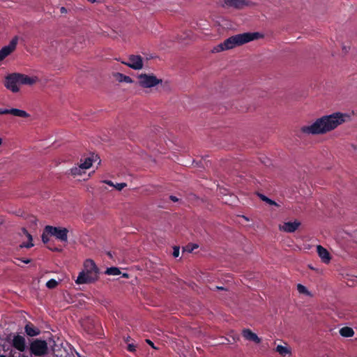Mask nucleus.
<instances>
[{
    "instance_id": "f257e3e1",
    "label": "nucleus",
    "mask_w": 357,
    "mask_h": 357,
    "mask_svg": "<svg viewBox=\"0 0 357 357\" xmlns=\"http://www.w3.org/2000/svg\"><path fill=\"white\" fill-rule=\"evenodd\" d=\"M349 119L350 116L346 113L335 112L317 119L312 124L302 126L301 130L308 135H323L333 130Z\"/></svg>"
},
{
    "instance_id": "f03ea898",
    "label": "nucleus",
    "mask_w": 357,
    "mask_h": 357,
    "mask_svg": "<svg viewBox=\"0 0 357 357\" xmlns=\"http://www.w3.org/2000/svg\"><path fill=\"white\" fill-rule=\"evenodd\" d=\"M257 33H243L232 36L226 39L223 43L213 47V53H219L223 51L231 50L257 38Z\"/></svg>"
},
{
    "instance_id": "7ed1b4c3",
    "label": "nucleus",
    "mask_w": 357,
    "mask_h": 357,
    "mask_svg": "<svg viewBox=\"0 0 357 357\" xmlns=\"http://www.w3.org/2000/svg\"><path fill=\"white\" fill-rule=\"evenodd\" d=\"M98 278V268L95 262L90 259L84 263V268L79 273L75 282L78 284H87L97 280Z\"/></svg>"
},
{
    "instance_id": "20e7f679",
    "label": "nucleus",
    "mask_w": 357,
    "mask_h": 357,
    "mask_svg": "<svg viewBox=\"0 0 357 357\" xmlns=\"http://www.w3.org/2000/svg\"><path fill=\"white\" fill-rule=\"evenodd\" d=\"M98 159V156L94 155L82 158L78 164L70 169V174L75 178L85 174L86 170L89 169Z\"/></svg>"
},
{
    "instance_id": "39448f33",
    "label": "nucleus",
    "mask_w": 357,
    "mask_h": 357,
    "mask_svg": "<svg viewBox=\"0 0 357 357\" xmlns=\"http://www.w3.org/2000/svg\"><path fill=\"white\" fill-rule=\"evenodd\" d=\"M138 84L142 88H152L162 82L153 74L142 73L137 76Z\"/></svg>"
},
{
    "instance_id": "423d86ee",
    "label": "nucleus",
    "mask_w": 357,
    "mask_h": 357,
    "mask_svg": "<svg viewBox=\"0 0 357 357\" xmlns=\"http://www.w3.org/2000/svg\"><path fill=\"white\" fill-rule=\"evenodd\" d=\"M45 232L50 236H54L61 242L66 243L68 241V230L66 228L48 225L45 227Z\"/></svg>"
},
{
    "instance_id": "0eeeda50",
    "label": "nucleus",
    "mask_w": 357,
    "mask_h": 357,
    "mask_svg": "<svg viewBox=\"0 0 357 357\" xmlns=\"http://www.w3.org/2000/svg\"><path fill=\"white\" fill-rule=\"evenodd\" d=\"M31 354L37 356H43L47 354V343L45 340L36 339L30 344Z\"/></svg>"
},
{
    "instance_id": "6e6552de",
    "label": "nucleus",
    "mask_w": 357,
    "mask_h": 357,
    "mask_svg": "<svg viewBox=\"0 0 357 357\" xmlns=\"http://www.w3.org/2000/svg\"><path fill=\"white\" fill-rule=\"evenodd\" d=\"M20 81L19 73H13L6 77L4 85L13 93H17L20 89L21 82Z\"/></svg>"
},
{
    "instance_id": "1a4fd4ad",
    "label": "nucleus",
    "mask_w": 357,
    "mask_h": 357,
    "mask_svg": "<svg viewBox=\"0 0 357 357\" xmlns=\"http://www.w3.org/2000/svg\"><path fill=\"white\" fill-rule=\"evenodd\" d=\"M18 43V37L15 36L10 41L8 45L3 47L0 50V61H3L5 58L9 56L11 53H13L16 49L17 45Z\"/></svg>"
},
{
    "instance_id": "9d476101",
    "label": "nucleus",
    "mask_w": 357,
    "mask_h": 357,
    "mask_svg": "<svg viewBox=\"0 0 357 357\" xmlns=\"http://www.w3.org/2000/svg\"><path fill=\"white\" fill-rule=\"evenodd\" d=\"M18 43V37L15 36L10 41L8 45L3 47L0 50V61H3L5 58L9 56L11 53H13L16 49L17 45Z\"/></svg>"
},
{
    "instance_id": "9b49d317",
    "label": "nucleus",
    "mask_w": 357,
    "mask_h": 357,
    "mask_svg": "<svg viewBox=\"0 0 357 357\" xmlns=\"http://www.w3.org/2000/svg\"><path fill=\"white\" fill-rule=\"evenodd\" d=\"M250 4L251 3L247 0H224L222 6L227 8L242 9Z\"/></svg>"
},
{
    "instance_id": "f8f14e48",
    "label": "nucleus",
    "mask_w": 357,
    "mask_h": 357,
    "mask_svg": "<svg viewBox=\"0 0 357 357\" xmlns=\"http://www.w3.org/2000/svg\"><path fill=\"white\" fill-rule=\"evenodd\" d=\"M122 63L134 70H140L144 66L143 59L139 55H130L127 62Z\"/></svg>"
},
{
    "instance_id": "ddd939ff",
    "label": "nucleus",
    "mask_w": 357,
    "mask_h": 357,
    "mask_svg": "<svg viewBox=\"0 0 357 357\" xmlns=\"http://www.w3.org/2000/svg\"><path fill=\"white\" fill-rule=\"evenodd\" d=\"M300 222L295 220L294 222H286L279 225L280 231L291 233L295 231L300 226Z\"/></svg>"
},
{
    "instance_id": "4468645a",
    "label": "nucleus",
    "mask_w": 357,
    "mask_h": 357,
    "mask_svg": "<svg viewBox=\"0 0 357 357\" xmlns=\"http://www.w3.org/2000/svg\"><path fill=\"white\" fill-rule=\"evenodd\" d=\"M12 344L20 351H24L26 349L25 338L21 335H15L13 337Z\"/></svg>"
},
{
    "instance_id": "2eb2a0df",
    "label": "nucleus",
    "mask_w": 357,
    "mask_h": 357,
    "mask_svg": "<svg viewBox=\"0 0 357 357\" xmlns=\"http://www.w3.org/2000/svg\"><path fill=\"white\" fill-rule=\"evenodd\" d=\"M317 251L319 257L324 263L328 264L330 262L331 259V255L326 248H324L321 245H317Z\"/></svg>"
},
{
    "instance_id": "dca6fc26",
    "label": "nucleus",
    "mask_w": 357,
    "mask_h": 357,
    "mask_svg": "<svg viewBox=\"0 0 357 357\" xmlns=\"http://www.w3.org/2000/svg\"><path fill=\"white\" fill-rule=\"evenodd\" d=\"M20 77V82H21V85H33L36 82H38V78L36 76H28L24 74L19 73Z\"/></svg>"
},
{
    "instance_id": "f3484780",
    "label": "nucleus",
    "mask_w": 357,
    "mask_h": 357,
    "mask_svg": "<svg viewBox=\"0 0 357 357\" xmlns=\"http://www.w3.org/2000/svg\"><path fill=\"white\" fill-rule=\"evenodd\" d=\"M242 335L245 339L254 342L257 344H259L261 342V339L257 336V335L251 331L250 329H243L242 331Z\"/></svg>"
},
{
    "instance_id": "a211bd4d",
    "label": "nucleus",
    "mask_w": 357,
    "mask_h": 357,
    "mask_svg": "<svg viewBox=\"0 0 357 357\" xmlns=\"http://www.w3.org/2000/svg\"><path fill=\"white\" fill-rule=\"evenodd\" d=\"M11 114L14 116L21 117V118H28L29 117V114L24 110L12 108L8 109V114Z\"/></svg>"
},
{
    "instance_id": "6ab92c4d",
    "label": "nucleus",
    "mask_w": 357,
    "mask_h": 357,
    "mask_svg": "<svg viewBox=\"0 0 357 357\" xmlns=\"http://www.w3.org/2000/svg\"><path fill=\"white\" fill-rule=\"evenodd\" d=\"M21 235L22 236H24L27 241H28V243H22L21 245H20V247L21 248H31L32 246H33V244L32 243V236L31 235L28 233V231L25 229H22V233H21Z\"/></svg>"
},
{
    "instance_id": "aec40b11",
    "label": "nucleus",
    "mask_w": 357,
    "mask_h": 357,
    "mask_svg": "<svg viewBox=\"0 0 357 357\" xmlns=\"http://www.w3.org/2000/svg\"><path fill=\"white\" fill-rule=\"evenodd\" d=\"M275 351L282 356L291 354V349L287 344H285V345H278L275 348Z\"/></svg>"
},
{
    "instance_id": "412c9836",
    "label": "nucleus",
    "mask_w": 357,
    "mask_h": 357,
    "mask_svg": "<svg viewBox=\"0 0 357 357\" xmlns=\"http://www.w3.org/2000/svg\"><path fill=\"white\" fill-rule=\"evenodd\" d=\"M25 331L26 334L31 337L38 335L40 333V331L31 324L26 325Z\"/></svg>"
},
{
    "instance_id": "4be33fe9",
    "label": "nucleus",
    "mask_w": 357,
    "mask_h": 357,
    "mask_svg": "<svg viewBox=\"0 0 357 357\" xmlns=\"http://www.w3.org/2000/svg\"><path fill=\"white\" fill-rule=\"evenodd\" d=\"M114 77H115L116 80H117L119 82H126V83H132V79L127 75H125L120 73H116L114 74Z\"/></svg>"
},
{
    "instance_id": "5701e85b",
    "label": "nucleus",
    "mask_w": 357,
    "mask_h": 357,
    "mask_svg": "<svg viewBox=\"0 0 357 357\" xmlns=\"http://www.w3.org/2000/svg\"><path fill=\"white\" fill-rule=\"evenodd\" d=\"M339 332L340 334L344 337H351L354 335V330L348 326L342 327V328L340 329Z\"/></svg>"
},
{
    "instance_id": "b1692460",
    "label": "nucleus",
    "mask_w": 357,
    "mask_h": 357,
    "mask_svg": "<svg viewBox=\"0 0 357 357\" xmlns=\"http://www.w3.org/2000/svg\"><path fill=\"white\" fill-rule=\"evenodd\" d=\"M297 290H298V293L301 294H304V295L310 296V297L312 296V294L306 288V287H305L304 285H303L301 284H297Z\"/></svg>"
},
{
    "instance_id": "393cba45",
    "label": "nucleus",
    "mask_w": 357,
    "mask_h": 357,
    "mask_svg": "<svg viewBox=\"0 0 357 357\" xmlns=\"http://www.w3.org/2000/svg\"><path fill=\"white\" fill-rule=\"evenodd\" d=\"M105 273L109 275H118L121 273V271L118 268L111 267L106 270Z\"/></svg>"
},
{
    "instance_id": "a878e982",
    "label": "nucleus",
    "mask_w": 357,
    "mask_h": 357,
    "mask_svg": "<svg viewBox=\"0 0 357 357\" xmlns=\"http://www.w3.org/2000/svg\"><path fill=\"white\" fill-rule=\"evenodd\" d=\"M260 197L263 201L266 202L267 204L270 205L278 206V204L275 201L271 200V199L268 198L264 195H261Z\"/></svg>"
},
{
    "instance_id": "bb28decb",
    "label": "nucleus",
    "mask_w": 357,
    "mask_h": 357,
    "mask_svg": "<svg viewBox=\"0 0 357 357\" xmlns=\"http://www.w3.org/2000/svg\"><path fill=\"white\" fill-rule=\"evenodd\" d=\"M58 284V282L54 279L50 280L47 283L46 286L49 289H53L55 288Z\"/></svg>"
},
{
    "instance_id": "cd10ccee",
    "label": "nucleus",
    "mask_w": 357,
    "mask_h": 357,
    "mask_svg": "<svg viewBox=\"0 0 357 357\" xmlns=\"http://www.w3.org/2000/svg\"><path fill=\"white\" fill-rule=\"evenodd\" d=\"M126 183H117L116 185H114V188L116 189H117L118 190H121L123 188H124L126 186Z\"/></svg>"
},
{
    "instance_id": "c85d7f7f",
    "label": "nucleus",
    "mask_w": 357,
    "mask_h": 357,
    "mask_svg": "<svg viewBox=\"0 0 357 357\" xmlns=\"http://www.w3.org/2000/svg\"><path fill=\"white\" fill-rule=\"evenodd\" d=\"M48 235L46 232H45V229L44 230V232L42 235V241H43V243H46L49 241V238H48Z\"/></svg>"
},
{
    "instance_id": "c756f323",
    "label": "nucleus",
    "mask_w": 357,
    "mask_h": 357,
    "mask_svg": "<svg viewBox=\"0 0 357 357\" xmlns=\"http://www.w3.org/2000/svg\"><path fill=\"white\" fill-rule=\"evenodd\" d=\"M198 246L197 245H194L192 246L188 245L184 248V251H188V252H191L194 249L197 248Z\"/></svg>"
},
{
    "instance_id": "7c9ffc66",
    "label": "nucleus",
    "mask_w": 357,
    "mask_h": 357,
    "mask_svg": "<svg viewBox=\"0 0 357 357\" xmlns=\"http://www.w3.org/2000/svg\"><path fill=\"white\" fill-rule=\"evenodd\" d=\"M179 255V248H174L173 251V256L174 257H178Z\"/></svg>"
},
{
    "instance_id": "2f4dec72",
    "label": "nucleus",
    "mask_w": 357,
    "mask_h": 357,
    "mask_svg": "<svg viewBox=\"0 0 357 357\" xmlns=\"http://www.w3.org/2000/svg\"><path fill=\"white\" fill-rule=\"evenodd\" d=\"M128 349L130 351H134L135 350V346L132 344H129L128 345Z\"/></svg>"
},
{
    "instance_id": "473e14b6",
    "label": "nucleus",
    "mask_w": 357,
    "mask_h": 357,
    "mask_svg": "<svg viewBox=\"0 0 357 357\" xmlns=\"http://www.w3.org/2000/svg\"><path fill=\"white\" fill-rule=\"evenodd\" d=\"M0 114H8V109H0Z\"/></svg>"
},
{
    "instance_id": "72a5a7b5",
    "label": "nucleus",
    "mask_w": 357,
    "mask_h": 357,
    "mask_svg": "<svg viewBox=\"0 0 357 357\" xmlns=\"http://www.w3.org/2000/svg\"><path fill=\"white\" fill-rule=\"evenodd\" d=\"M103 182H104L105 183H107V185H110V186H113V187H114V185H115V184H114V183H113V182H112L111 181H104Z\"/></svg>"
},
{
    "instance_id": "f704fd0d",
    "label": "nucleus",
    "mask_w": 357,
    "mask_h": 357,
    "mask_svg": "<svg viewBox=\"0 0 357 357\" xmlns=\"http://www.w3.org/2000/svg\"><path fill=\"white\" fill-rule=\"evenodd\" d=\"M146 342H147L149 345H151L153 348H155V347H154V345H153V343L151 340H146Z\"/></svg>"
},
{
    "instance_id": "c9c22d12",
    "label": "nucleus",
    "mask_w": 357,
    "mask_h": 357,
    "mask_svg": "<svg viewBox=\"0 0 357 357\" xmlns=\"http://www.w3.org/2000/svg\"><path fill=\"white\" fill-rule=\"evenodd\" d=\"M170 199L171 200H172L173 202H177L178 201V198H176V197L174 196H170Z\"/></svg>"
},
{
    "instance_id": "e433bc0d",
    "label": "nucleus",
    "mask_w": 357,
    "mask_h": 357,
    "mask_svg": "<svg viewBox=\"0 0 357 357\" xmlns=\"http://www.w3.org/2000/svg\"><path fill=\"white\" fill-rule=\"evenodd\" d=\"M22 261L24 263H25V264H29V263L31 261V260H30V259H23V260H22Z\"/></svg>"
},
{
    "instance_id": "4c0bfd02",
    "label": "nucleus",
    "mask_w": 357,
    "mask_h": 357,
    "mask_svg": "<svg viewBox=\"0 0 357 357\" xmlns=\"http://www.w3.org/2000/svg\"><path fill=\"white\" fill-rule=\"evenodd\" d=\"M61 12L62 13H66V9L64 7H61Z\"/></svg>"
},
{
    "instance_id": "58836bf2",
    "label": "nucleus",
    "mask_w": 357,
    "mask_h": 357,
    "mask_svg": "<svg viewBox=\"0 0 357 357\" xmlns=\"http://www.w3.org/2000/svg\"><path fill=\"white\" fill-rule=\"evenodd\" d=\"M216 288L218 289H221V290L225 289L223 287H216Z\"/></svg>"
},
{
    "instance_id": "ea45409f",
    "label": "nucleus",
    "mask_w": 357,
    "mask_h": 357,
    "mask_svg": "<svg viewBox=\"0 0 357 357\" xmlns=\"http://www.w3.org/2000/svg\"><path fill=\"white\" fill-rule=\"evenodd\" d=\"M3 143V139L0 137V146Z\"/></svg>"
},
{
    "instance_id": "a19ab883",
    "label": "nucleus",
    "mask_w": 357,
    "mask_h": 357,
    "mask_svg": "<svg viewBox=\"0 0 357 357\" xmlns=\"http://www.w3.org/2000/svg\"><path fill=\"white\" fill-rule=\"evenodd\" d=\"M123 276L124 278H128V274H127V273H123Z\"/></svg>"
},
{
    "instance_id": "79ce46f5",
    "label": "nucleus",
    "mask_w": 357,
    "mask_h": 357,
    "mask_svg": "<svg viewBox=\"0 0 357 357\" xmlns=\"http://www.w3.org/2000/svg\"><path fill=\"white\" fill-rule=\"evenodd\" d=\"M19 357H29V356H25V355H24V354H22V355H20V356H19Z\"/></svg>"
},
{
    "instance_id": "37998d69",
    "label": "nucleus",
    "mask_w": 357,
    "mask_h": 357,
    "mask_svg": "<svg viewBox=\"0 0 357 357\" xmlns=\"http://www.w3.org/2000/svg\"><path fill=\"white\" fill-rule=\"evenodd\" d=\"M0 357H6V356L3 355H0Z\"/></svg>"
}]
</instances>
